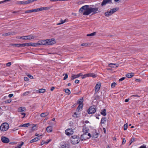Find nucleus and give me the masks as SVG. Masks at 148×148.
<instances>
[{
  "label": "nucleus",
  "mask_w": 148,
  "mask_h": 148,
  "mask_svg": "<svg viewBox=\"0 0 148 148\" xmlns=\"http://www.w3.org/2000/svg\"><path fill=\"white\" fill-rule=\"evenodd\" d=\"M88 77V74H86L84 75L82 77V78L84 79Z\"/></svg>",
  "instance_id": "48"
},
{
  "label": "nucleus",
  "mask_w": 148,
  "mask_h": 148,
  "mask_svg": "<svg viewBox=\"0 0 148 148\" xmlns=\"http://www.w3.org/2000/svg\"><path fill=\"white\" fill-rule=\"evenodd\" d=\"M96 34V32H94L90 34H87L86 35L87 36H95Z\"/></svg>",
  "instance_id": "31"
},
{
  "label": "nucleus",
  "mask_w": 148,
  "mask_h": 148,
  "mask_svg": "<svg viewBox=\"0 0 148 148\" xmlns=\"http://www.w3.org/2000/svg\"><path fill=\"white\" fill-rule=\"evenodd\" d=\"M65 133L67 135H71L73 134V131L72 129H68L66 130Z\"/></svg>",
  "instance_id": "11"
},
{
  "label": "nucleus",
  "mask_w": 148,
  "mask_h": 148,
  "mask_svg": "<svg viewBox=\"0 0 148 148\" xmlns=\"http://www.w3.org/2000/svg\"><path fill=\"white\" fill-rule=\"evenodd\" d=\"M66 19H65L64 20H61V23H58L57 24V25H60L61 24H62L64 23H65L66 22Z\"/></svg>",
  "instance_id": "32"
},
{
  "label": "nucleus",
  "mask_w": 148,
  "mask_h": 148,
  "mask_svg": "<svg viewBox=\"0 0 148 148\" xmlns=\"http://www.w3.org/2000/svg\"><path fill=\"white\" fill-rule=\"evenodd\" d=\"M35 135L36 136H38V137L39 138L41 136H42V135H39V134H37V133H36L35 134Z\"/></svg>",
  "instance_id": "60"
},
{
  "label": "nucleus",
  "mask_w": 148,
  "mask_h": 148,
  "mask_svg": "<svg viewBox=\"0 0 148 148\" xmlns=\"http://www.w3.org/2000/svg\"><path fill=\"white\" fill-rule=\"evenodd\" d=\"M1 140L3 143H8L10 142V140L8 138L4 136L1 137Z\"/></svg>",
  "instance_id": "10"
},
{
  "label": "nucleus",
  "mask_w": 148,
  "mask_h": 148,
  "mask_svg": "<svg viewBox=\"0 0 148 148\" xmlns=\"http://www.w3.org/2000/svg\"><path fill=\"white\" fill-rule=\"evenodd\" d=\"M98 134L95 131L93 132V133L92 134V136L93 138H96L98 137Z\"/></svg>",
  "instance_id": "17"
},
{
  "label": "nucleus",
  "mask_w": 148,
  "mask_h": 148,
  "mask_svg": "<svg viewBox=\"0 0 148 148\" xmlns=\"http://www.w3.org/2000/svg\"><path fill=\"white\" fill-rule=\"evenodd\" d=\"M98 8L89 7L88 5L82 6L79 10V12L84 16H88L92 12V14H95L99 12Z\"/></svg>",
  "instance_id": "1"
},
{
  "label": "nucleus",
  "mask_w": 148,
  "mask_h": 148,
  "mask_svg": "<svg viewBox=\"0 0 148 148\" xmlns=\"http://www.w3.org/2000/svg\"><path fill=\"white\" fill-rule=\"evenodd\" d=\"M51 8V7H43L35 9L36 12L43 10H48Z\"/></svg>",
  "instance_id": "8"
},
{
  "label": "nucleus",
  "mask_w": 148,
  "mask_h": 148,
  "mask_svg": "<svg viewBox=\"0 0 148 148\" xmlns=\"http://www.w3.org/2000/svg\"><path fill=\"white\" fill-rule=\"evenodd\" d=\"M89 130V129L87 127H84L83 128V132L84 134H87L88 133Z\"/></svg>",
  "instance_id": "21"
},
{
  "label": "nucleus",
  "mask_w": 148,
  "mask_h": 148,
  "mask_svg": "<svg viewBox=\"0 0 148 148\" xmlns=\"http://www.w3.org/2000/svg\"><path fill=\"white\" fill-rule=\"evenodd\" d=\"M11 102V100L8 99L4 101V103H10Z\"/></svg>",
  "instance_id": "45"
},
{
  "label": "nucleus",
  "mask_w": 148,
  "mask_h": 148,
  "mask_svg": "<svg viewBox=\"0 0 148 148\" xmlns=\"http://www.w3.org/2000/svg\"><path fill=\"white\" fill-rule=\"evenodd\" d=\"M85 3V1H79L78 3V4L79 5H80L82 4H83Z\"/></svg>",
  "instance_id": "44"
},
{
  "label": "nucleus",
  "mask_w": 148,
  "mask_h": 148,
  "mask_svg": "<svg viewBox=\"0 0 148 148\" xmlns=\"http://www.w3.org/2000/svg\"><path fill=\"white\" fill-rule=\"evenodd\" d=\"M116 85V84L115 82L112 83L111 85V88H114Z\"/></svg>",
  "instance_id": "39"
},
{
  "label": "nucleus",
  "mask_w": 148,
  "mask_h": 148,
  "mask_svg": "<svg viewBox=\"0 0 148 148\" xmlns=\"http://www.w3.org/2000/svg\"><path fill=\"white\" fill-rule=\"evenodd\" d=\"M55 39L52 38L46 40H42L38 42V45H51L55 43Z\"/></svg>",
  "instance_id": "2"
},
{
  "label": "nucleus",
  "mask_w": 148,
  "mask_h": 148,
  "mask_svg": "<svg viewBox=\"0 0 148 148\" xmlns=\"http://www.w3.org/2000/svg\"><path fill=\"white\" fill-rule=\"evenodd\" d=\"M46 130L48 133L51 132L53 130V128L51 126H48L46 128Z\"/></svg>",
  "instance_id": "20"
},
{
  "label": "nucleus",
  "mask_w": 148,
  "mask_h": 148,
  "mask_svg": "<svg viewBox=\"0 0 148 148\" xmlns=\"http://www.w3.org/2000/svg\"><path fill=\"white\" fill-rule=\"evenodd\" d=\"M81 75V73H79L76 75L73 74L71 77V80H72L75 79L76 78L80 77Z\"/></svg>",
  "instance_id": "16"
},
{
  "label": "nucleus",
  "mask_w": 148,
  "mask_h": 148,
  "mask_svg": "<svg viewBox=\"0 0 148 148\" xmlns=\"http://www.w3.org/2000/svg\"><path fill=\"white\" fill-rule=\"evenodd\" d=\"M24 4H27L29 3V0L27 1H24Z\"/></svg>",
  "instance_id": "55"
},
{
  "label": "nucleus",
  "mask_w": 148,
  "mask_h": 148,
  "mask_svg": "<svg viewBox=\"0 0 148 148\" xmlns=\"http://www.w3.org/2000/svg\"><path fill=\"white\" fill-rule=\"evenodd\" d=\"M16 34V32H11L6 33L3 34H2V35L3 36H9L11 35H14Z\"/></svg>",
  "instance_id": "15"
},
{
  "label": "nucleus",
  "mask_w": 148,
  "mask_h": 148,
  "mask_svg": "<svg viewBox=\"0 0 148 148\" xmlns=\"http://www.w3.org/2000/svg\"><path fill=\"white\" fill-rule=\"evenodd\" d=\"M64 91L66 93H67L68 95H69L71 93L70 90L68 89H65Z\"/></svg>",
  "instance_id": "37"
},
{
  "label": "nucleus",
  "mask_w": 148,
  "mask_h": 148,
  "mask_svg": "<svg viewBox=\"0 0 148 148\" xmlns=\"http://www.w3.org/2000/svg\"><path fill=\"white\" fill-rule=\"evenodd\" d=\"M34 38V36H28L21 37L20 38H22L23 40H30Z\"/></svg>",
  "instance_id": "12"
},
{
  "label": "nucleus",
  "mask_w": 148,
  "mask_h": 148,
  "mask_svg": "<svg viewBox=\"0 0 148 148\" xmlns=\"http://www.w3.org/2000/svg\"><path fill=\"white\" fill-rule=\"evenodd\" d=\"M101 114L104 116H105L106 115V110L105 109H103V110H101Z\"/></svg>",
  "instance_id": "23"
},
{
  "label": "nucleus",
  "mask_w": 148,
  "mask_h": 148,
  "mask_svg": "<svg viewBox=\"0 0 148 148\" xmlns=\"http://www.w3.org/2000/svg\"><path fill=\"white\" fill-rule=\"evenodd\" d=\"M101 87V84L98 83L97 84L95 87V93H97Z\"/></svg>",
  "instance_id": "13"
},
{
  "label": "nucleus",
  "mask_w": 148,
  "mask_h": 148,
  "mask_svg": "<svg viewBox=\"0 0 148 148\" xmlns=\"http://www.w3.org/2000/svg\"><path fill=\"white\" fill-rule=\"evenodd\" d=\"M119 10V8L116 7L108 10L104 13V15L107 17H109L114 13Z\"/></svg>",
  "instance_id": "3"
},
{
  "label": "nucleus",
  "mask_w": 148,
  "mask_h": 148,
  "mask_svg": "<svg viewBox=\"0 0 148 148\" xmlns=\"http://www.w3.org/2000/svg\"><path fill=\"white\" fill-rule=\"evenodd\" d=\"M90 45V44H88V43H83L81 45V46H84L85 47H87V46Z\"/></svg>",
  "instance_id": "46"
},
{
  "label": "nucleus",
  "mask_w": 148,
  "mask_h": 148,
  "mask_svg": "<svg viewBox=\"0 0 148 148\" xmlns=\"http://www.w3.org/2000/svg\"><path fill=\"white\" fill-rule=\"evenodd\" d=\"M106 117L102 118L101 119V124H104L106 121Z\"/></svg>",
  "instance_id": "27"
},
{
  "label": "nucleus",
  "mask_w": 148,
  "mask_h": 148,
  "mask_svg": "<svg viewBox=\"0 0 148 148\" xmlns=\"http://www.w3.org/2000/svg\"><path fill=\"white\" fill-rule=\"evenodd\" d=\"M21 114L22 115H23L24 116L23 117H22L23 118H24L25 117V114H26L25 113H24L23 112L21 113Z\"/></svg>",
  "instance_id": "61"
},
{
  "label": "nucleus",
  "mask_w": 148,
  "mask_h": 148,
  "mask_svg": "<svg viewBox=\"0 0 148 148\" xmlns=\"http://www.w3.org/2000/svg\"><path fill=\"white\" fill-rule=\"evenodd\" d=\"M96 111V109L94 106H91L88 110V112L89 114H93Z\"/></svg>",
  "instance_id": "7"
},
{
  "label": "nucleus",
  "mask_w": 148,
  "mask_h": 148,
  "mask_svg": "<svg viewBox=\"0 0 148 148\" xmlns=\"http://www.w3.org/2000/svg\"><path fill=\"white\" fill-rule=\"evenodd\" d=\"M55 87H52L51 88V91H53L55 89Z\"/></svg>",
  "instance_id": "64"
},
{
  "label": "nucleus",
  "mask_w": 148,
  "mask_h": 148,
  "mask_svg": "<svg viewBox=\"0 0 148 148\" xmlns=\"http://www.w3.org/2000/svg\"><path fill=\"white\" fill-rule=\"evenodd\" d=\"M112 0H103L101 3V5L103 6L108 3H112Z\"/></svg>",
  "instance_id": "14"
},
{
  "label": "nucleus",
  "mask_w": 148,
  "mask_h": 148,
  "mask_svg": "<svg viewBox=\"0 0 148 148\" xmlns=\"http://www.w3.org/2000/svg\"><path fill=\"white\" fill-rule=\"evenodd\" d=\"M49 114V113L47 112H44L41 113L40 114V116L42 117H45Z\"/></svg>",
  "instance_id": "24"
},
{
  "label": "nucleus",
  "mask_w": 148,
  "mask_h": 148,
  "mask_svg": "<svg viewBox=\"0 0 148 148\" xmlns=\"http://www.w3.org/2000/svg\"><path fill=\"white\" fill-rule=\"evenodd\" d=\"M40 138H39L38 137H36L34 138L33 139L31 140L30 141V143H33L35 142L40 140Z\"/></svg>",
  "instance_id": "18"
},
{
  "label": "nucleus",
  "mask_w": 148,
  "mask_h": 148,
  "mask_svg": "<svg viewBox=\"0 0 148 148\" xmlns=\"http://www.w3.org/2000/svg\"><path fill=\"white\" fill-rule=\"evenodd\" d=\"M125 77H122L121 78L119 79V82L122 81H123V80H124V79H125Z\"/></svg>",
  "instance_id": "51"
},
{
  "label": "nucleus",
  "mask_w": 148,
  "mask_h": 148,
  "mask_svg": "<svg viewBox=\"0 0 148 148\" xmlns=\"http://www.w3.org/2000/svg\"><path fill=\"white\" fill-rule=\"evenodd\" d=\"M80 140L79 138L77 136H73L71 138V143L73 144H76L79 143Z\"/></svg>",
  "instance_id": "4"
},
{
  "label": "nucleus",
  "mask_w": 148,
  "mask_h": 148,
  "mask_svg": "<svg viewBox=\"0 0 148 148\" xmlns=\"http://www.w3.org/2000/svg\"><path fill=\"white\" fill-rule=\"evenodd\" d=\"M79 81L77 79H76L75 80V82L76 84H77L79 83Z\"/></svg>",
  "instance_id": "63"
},
{
  "label": "nucleus",
  "mask_w": 148,
  "mask_h": 148,
  "mask_svg": "<svg viewBox=\"0 0 148 148\" xmlns=\"http://www.w3.org/2000/svg\"><path fill=\"white\" fill-rule=\"evenodd\" d=\"M68 78V75L67 74H65V76L64 77L63 79L66 80Z\"/></svg>",
  "instance_id": "49"
},
{
  "label": "nucleus",
  "mask_w": 148,
  "mask_h": 148,
  "mask_svg": "<svg viewBox=\"0 0 148 148\" xmlns=\"http://www.w3.org/2000/svg\"><path fill=\"white\" fill-rule=\"evenodd\" d=\"M134 75V73H129L127 74L126 76L127 77L130 78Z\"/></svg>",
  "instance_id": "22"
},
{
  "label": "nucleus",
  "mask_w": 148,
  "mask_h": 148,
  "mask_svg": "<svg viewBox=\"0 0 148 148\" xmlns=\"http://www.w3.org/2000/svg\"><path fill=\"white\" fill-rule=\"evenodd\" d=\"M59 148H70V146L66 143L63 142L61 143Z\"/></svg>",
  "instance_id": "9"
},
{
  "label": "nucleus",
  "mask_w": 148,
  "mask_h": 148,
  "mask_svg": "<svg viewBox=\"0 0 148 148\" xmlns=\"http://www.w3.org/2000/svg\"><path fill=\"white\" fill-rule=\"evenodd\" d=\"M30 93V92L29 91H27L25 92L22 95V96H26L27 95H28Z\"/></svg>",
  "instance_id": "29"
},
{
  "label": "nucleus",
  "mask_w": 148,
  "mask_h": 148,
  "mask_svg": "<svg viewBox=\"0 0 148 148\" xmlns=\"http://www.w3.org/2000/svg\"><path fill=\"white\" fill-rule=\"evenodd\" d=\"M46 90L44 88H41L40 89L37 90H36V92L39 93H43L45 92Z\"/></svg>",
  "instance_id": "19"
},
{
  "label": "nucleus",
  "mask_w": 148,
  "mask_h": 148,
  "mask_svg": "<svg viewBox=\"0 0 148 148\" xmlns=\"http://www.w3.org/2000/svg\"><path fill=\"white\" fill-rule=\"evenodd\" d=\"M30 46H32L34 47H37L38 46V43H34L32 42L30 43Z\"/></svg>",
  "instance_id": "30"
},
{
  "label": "nucleus",
  "mask_w": 148,
  "mask_h": 148,
  "mask_svg": "<svg viewBox=\"0 0 148 148\" xmlns=\"http://www.w3.org/2000/svg\"><path fill=\"white\" fill-rule=\"evenodd\" d=\"M16 3L19 5L24 4V1H17Z\"/></svg>",
  "instance_id": "35"
},
{
  "label": "nucleus",
  "mask_w": 148,
  "mask_h": 148,
  "mask_svg": "<svg viewBox=\"0 0 148 148\" xmlns=\"http://www.w3.org/2000/svg\"><path fill=\"white\" fill-rule=\"evenodd\" d=\"M23 144L24 143L23 142H22L20 144L18 145V146L17 147V148H21V146L23 145Z\"/></svg>",
  "instance_id": "41"
},
{
  "label": "nucleus",
  "mask_w": 148,
  "mask_h": 148,
  "mask_svg": "<svg viewBox=\"0 0 148 148\" xmlns=\"http://www.w3.org/2000/svg\"><path fill=\"white\" fill-rule=\"evenodd\" d=\"M25 46H30V43H25Z\"/></svg>",
  "instance_id": "54"
},
{
  "label": "nucleus",
  "mask_w": 148,
  "mask_h": 148,
  "mask_svg": "<svg viewBox=\"0 0 148 148\" xmlns=\"http://www.w3.org/2000/svg\"><path fill=\"white\" fill-rule=\"evenodd\" d=\"M83 106V104H79L78 106V107L77 110L78 112L80 111L82 109Z\"/></svg>",
  "instance_id": "25"
},
{
  "label": "nucleus",
  "mask_w": 148,
  "mask_h": 148,
  "mask_svg": "<svg viewBox=\"0 0 148 148\" xmlns=\"http://www.w3.org/2000/svg\"><path fill=\"white\" fill-rule=\"evenodd\" d=\"M73 116L75 117H78L79 115V114H77L76 112H75L73 114Z\"/></svg>",
  "instance_id": "40"
},
{
  "label": "nucleus",
  "mask_w": 148,
  "mask_h": 148,
  "mask_svg": "<svg viewBox=\"0 0 148 148\" xmlns=\"http://www.w3.org/2000/svg\"><path fill=\"white\" fill-rule=\"evenodd\" d=\"M37 130V126L36 125L33 126L32 128V130L33 131L36 130Z\"/></svg>",
  "instance_id": "38"
},
{
  "label": "nucleus",
  "mask_w": 148,
  "mask_h": 148,
  "mask_svg": "<svg viewBox=\"0 0 148 148\" xmlns=\"http://www.w3.org/2000/svg\"><path fill=\"white\" fill-rule=\"evenodd\" d=\"M25 109V107H21L18 108V111L19 112H23Z\"/></svg>",
  "instance_id": "26"
},
{
  "label": "nucleus",
  "mask_w": 148,
  "mask_h": 148,
  "mask_svg": "<svg viewBox=\"0 0 148 148\" xmlns=\"http://www.w3.org/2000/svg\"><path fill=\"white\" fill-rule=\"evenodd\" d=\"M24 80L25 81H28L29 79L28 77H24Z\"/></svg>",
  "instance_id": "56"
},
{
  "label": "nucleus",
  "mask_w": 148,
  "mask_h": 148,
  "mask_svg": "<svg viewBox=\"0 0 148 148\" xmlns=\"http://www.w3.org/2000/svg\"><path fill=\"white\" fill-rule=\"evenodd\" d=\"M11 65V62H9L8 63L6 64V66H10V65Z\"/></svg>",
  "instance_id": "57"
},
{
  "label": "nucleus",
  "mask_w": 148,
  "mask_h": 148,
  "mask_svg": "<svg viewBox=\"0 0 148 148\" xmlns=\"http://www.w3.org/2000/svg\"><path fill=\"white\" fill-rule=\"evenodd\" d=\"M44 144H45V141H42L41 143V145H42Z\"/></svg>",
  "instance_id": "62"
},
{
  "label": "nucleus",
  "mask_w": 148,
  "mask_h": 148,
  "mask_svg": "<svg viewBox=\"0 0 148 148\" xmlns=\"http://www.w3.org/2000/svg\"><path fill=\"white\" fill-rule=\"evenodd\" d=\"M146 147L145 145H143L142 146H141L139 148H146Z\"/></svg>",
  "instance_id": "53"
},
{
  "label": "nucleus",
  "mask_w": 148,
  "mask_h": 148,
  "mask_svg": "<svg viewBox=\"0 0 148 148\" xmlns=\"http://www.w3.org/2000/svg\"><path fill=\"white\" fill-rule=\"evenodd\" d=\"M90 137L91 134L90 133L83 134L81 136L80 139L82 140L83 141L89 139Z\"/></svg>",
  "instance_id": "6"
},
{
  "label": "nucleus",
  "mask_w": 148,
  "mask_h": 148,
  "mask_svg": "<svg viewBox=\"0 0 148 148\" xmlns=\"http://www.w3.org/2000/svg\"><path fill=\"white\" fill-rule=\"evenodd\" d=\"M20 47H25V43L20 44Z\"/></svg>",
  "instance_id": "59"
},
{
  "label": "nucleus",
  "mask_w": 148,
  "mask_h": 148,
  "mask_svg": "<svg viewBox=\"0 0 148 148\" xmlns=\"http://www.w3.org/2000/svg\"><path fill=\"white\" fill-rule=\"evenodd\" d=\"M13 96V94H10L9 95L8 97L10 98L12 97Z\"/></svg>",
  "instance_id": "58"
},
{
  "label": "nucleus",
  "mask_w": 148,
  "mask_h": 148,
  "mask_svg": "<svg viewBox=\"0 0 148 148\" xmlns=\"http://www.w3.org/2000/svg\"><path fill=\"white\" fill-rule=\"evenodd\" d=\"M126 142V140L125 138H123V141L122 142V144H124Z\"/></svg>",
  "instance_id": "50"
},
{
  "label": "nucleus",
  "mask_w": 148,
  "mask_h": 148,
  "mask_svg": "<svg viewBox=\"0 0 148 148\" xmlns=\"http://www.w3.org/2000/svg\"><path fill=\"white\" fill-rule=\"evenodd\" d=\"M127 128V123L125 124L124 125V130H126Z\"/></svg>",
  "instance_id": "42"
},
{
  "label": "nucleus",
  "mask_w": 148,
  "mask_h": 148,
  "mask_svg": "<svg viewBox=\"0 0 148 148\" xmlns=\"http://www.w3.org/2000/svg\"><path fill=\"white\" fill-rule=\"evenodd\" d=\"M88 77H96V75L93 73H90L88 74Z\"/></svg>",
  "instance_id": "33"
},
{
  "label": "nucleus",
  "mask_w": 148,
  "mask_h": 148,
  "mask_svg": "<svg viewBox=\"0 0 148 148\" xmlns=\"http://www.w3.org/2000/svg\"><path fill=\"white\" fill-rule=\"evenodd\" d=\"M33 12H36L35 9L26 10L25 12V13H31Z\"/></svg>",
  "instance_id": "28"
},
{
  "label": "nucleus",
  "mask_w": 148,
  "mask_h": 148,
  "mask_svg": "<svg viewBox=\"0 0 148 148\" xmlns=\"http://www.w3.org/2000/svg\"><path fill=\"white\" fill-rule=\"evenodd\" d=\"M135 138H132L129 142V145H130L133 142L135 141Z\"/></svg>",
  "instance_id": "36"
},
{
  "label": "nucleus",
  "mask_w": 148,
  "mask_h": 148,
  "mask_svg": "<svg viewBox=\"0 0 148 148\" xmlns=\"http://www.w3.org/2000/svg\"><path fill=\"white\" fill-rule=\"evenodd\" d=\"M83 101V98H81L80 99H79L78 101V103L79 104H82V103Z\"/></svg>",
  "instance_id": "34"
},
{
  "label": "nucleus",
  "mask_w": 148,
  "mask_h": 148,
  "mask_svg": "<svg viewBox=\"0 0 148 148\" xmlns=\"http://www.w3.org/2000/svg\"><path fill=\"white\" fill-rule=\"evenodd\" d=\"M27 76L29 77V78H30L31 79H33V76H32L31 75H27Z\"/></svg>",
  "instance_id": "52"
},
{
  "label": "nucleus",
  "mask_w": 148,
  "mask_h": 148,
  "mask_svg": "<svg viewBox=\"0 0 148 148\" xmlns=\"http://www.w3.org/2000/svg\"><path fill=\"white\" fill-rule=\"evenodd\" d=\"M9 128V124L7 123H3L0 127V130L1 131L3 132L7 131Z\"/></svg>",
  "instance_id": "5"
},
{
  "label": "nucleus",
  "mask_w": 148,
  "mask_h": 148,
  "mask_svg": "<svg viewBox=\"0 0 148 148\" xmlns=\"http://www.w3.org/2000/svg\"><path fill=\"white\" fill-rule=\"evenodd\" d=\"M116 65V64H113V63H110V64H109V66L111 67H112V68H114V67L113 66H112L111 65Z\"/></svg>",
  "instance_id": "47"
},
{
  "label": "nucleus",
  "mask_w": 148,
  "mask_h": 148,
  "mask_svg": "<svg viewBox=\"0 0 148 148\" xmlns=\"http://www.w3.org/2000/svg\"><path fill=\"white\" fill-rule=\"evenodd\" d=\"M29 125V123H25L24 124H23V126L24 127H28Z\"/></svg>",
  "instance_id": "43"
}]
</instances>
